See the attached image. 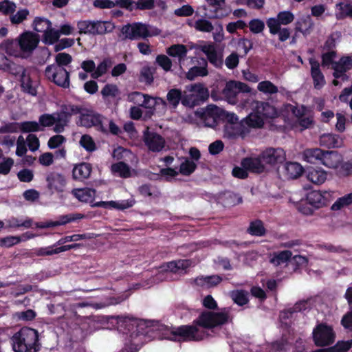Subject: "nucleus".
<instances>
[{
  "label": "nucleus",
  "mask_w": 352,
  "mask_h": 352,
  "mask_svg": "<svg viewBox=\"0 0 352 352\" xmlns=\"http://www.w3.org/2000/svg\"><path fill=\"white\" fill-rule=\"evenodd\" d=\"M166 53L172 57H177L179 63L184 60L188 53L187 47L183 44H174L166 50Z\"/></svg>",
  "instance_id": "28"
},
{
  "label": "nucleus",
  "mask_w": 352,
  "mask_h": 352,
  "mask_svg": "<svg viewBox=\"0 0 352 352\" xmlns=\"http://www.w3.org/2000/svg\"><path fill=\"white\" fill-rule=\"evenodd\" d=\"M77 28L80 34L96 36L111 32L115 25L107 21L80 20L77 22Z\"/></svg>",
  "instance_id": "3"
},
{
  "label": "nucleus",
  "mask_w": 352,
  "mask_h": 352,
  "mask_svg": "<svg viewBox=\"0 0 352 352\" xmlns=\"http://www.w3.org/2000/svg\"><path fill=\"white\" fill-rule=\"evenodd\" d=\"M14 352H38L41 349L39 333L37 330L23 327L11 338Z\"/></svg>",
  "instance_id": "1"
},
{
  "label": "nucleus",
  "mask_w": 352,
  "mask_h": 352,
  "mask_svg": "<svg viewBox=\"0 0 352 352\" xmlns=\"http://www.w3.org/2000/svg\"><path fill=\"white\" fill-rule=\"evenodd\" d=\"M201 101L193 94L182 95L181 103L184 107H194L199 105Z\"/></svg>",
  "instance_id": "62"
},
{
  "label": "nucleus",
  "mask_w": 352,
  "mask_h": 352,
  "mask_svg": "<svg viewBox=\"0 0 352 352\" xmlns=\"http://www.w3.org/2000/svg\"><path fill=\"white\" fill-rule=\"evenodd\" d=\"M111 171L118 173L122 178H128L131 176L129 166L124 162H119L112 164Z\"/></svg>",
  "instance_id": "40"
},
{
  "label": "nucleus",
  "mask_w": 352,
  "mask_h": 352,
  "mask_svg": "<svg viewBox=\"0 0 352 352\" xmlns=\"http://www.w3.org/2000/svg\"><path fill=\"white\" fill-rule=\"evenodd\" d=\"M308 309H310V303L309 300H303L295 303L292 307L285 309L284 314L286 315L285 317L288 318L294 313L304 311Z\"/></svg>",
  "instance_id": "37"
},
{
  "label": "nucleus",
  "mask_w": 352,
  "mask_h": 352,
  "mask_svg": "<svg viewBox=\"0 0 352 352\" xmlns=\"http://www.w3.org/2000/svg\"><path fill=\"white\" fill-rule=\"evenodd\" d=\"M197 168V164L189 159H186L179 166V172L185 176L190 175Z\"/></svg>",
  "instance_id": "48"
},
{
  "label": "nucleus",
  "mask_w": 352,
  "mask_h": 352,
  "mask_svg": "<svg viewBox=\"0 0 352 352\" xmlns=\"http://www.w3.org/2000/svg\"><path fill=\"white\" fill-rule=\"evenodd\" d=\"M250 87L246 83L236 80H230L226 82L222 94L228 100L229 102L234 104L237 102L236 96L239 94L250 93Z\"/></svg>",
  "instance_id": "8"
},
{
  "label": "nucleus",
  "mask_w": 352,
  "mask_h": 352,
  "mask_svg": "<svg viewBox=\"0 0 352 352\" xmlns=\"http://www.w3.org/2000/svg\"><path fill=\"white\" fill-rule=\"evenodd\" d=\"M6 223L7 227L11 228H18L20 227L30 228L32 227L33 221L30 218H27L25 220L22 221L16 217H12L6 221Z\"/></svg>",
  "instance_id": "43"
},
{
  "label": "nucleus",
  "mask_w": 352,
  "mask_h": 352,
  "mask_svg": "<svg viewBox=\"0 0 352 352\" xmlns=\"http://www.w3.org/2000/svg\"><path fill=\"white\" fill-rule=\"evenodd\" d=\"M285 170L289 179H296L305 173V169L299 163L292 162H286Z\"/></svg>",
  "instance_id": "32"
},
{
  "label": "nucleus",
  "mask_w": 352,
  "mask_h": 352,
  "mask_svg": "<svg viewBox=\"0 0 352 352\" xmlns=\"http://www.w3.org/2000/svg\"><path fill=\"white\" fill-rule=\"evenodd\" d=\"M84 217V214L80 213H74V214H68L65 215H61L58 217V220L55 221V226H63L67 223L76 221L77 220L81 219Z\"/></svg>",
  "instance_id": "46"
},
{
  "label": "nucleus",
  "mask_w": 352,
  "mask_h": 352,
  "mask_svg": "<svg viewBox=\"0 0 352 352\" xmlns=\"http://www.w3.org/2000/svg\"><path fill=\"white\" fill-rule=\"evenodd\" d=\"M309 63L311 65V76L313 79L314 87L316 89L320 90L326 83L324 76L320 68V63L314 58H310Z\"/></svg>",
  "instance_id": "16"
},
{
  "label": "nucleus",
  "mask_w": 352,
  "mask_h": 352,
  "mask_svg": "<svg viewBox=\"0 0 352 352\" xmlns=\"http://www.w3.org/2000/svg\"><path fill=\"white\" fill-rule=\"evenodd\" d=\"M92 171L91 164L82 162L74 166L72 170V177L74 180L82 181L89 177Z\"/></svg>",
  "instance_id": "22"
},
{
  "label": "nucleus",
  "mask_w": 352,
  "mask_h": 352,
  "mask_svg": "<svg viewBox=\"0 0 352 352\" xmlns=\"http://www.w3.org/2000/svg\"><path fill=\"white\" fill-rule=\"evenodd\" d=\"M336 8L338 10L336 14L338 20H342L346 17L352 18V5L350 3L340 2L336 4Z\"/></svg>",
  "instance_id": "38"
},
{
  "label": "nucleus",
  "mask_w": 352,
  "mask_h": 352,
  "mask_svg": "<svg viewBox=\"0 0 352 352\" xmlns=\"http://www.w3.org/2000/svg\"><path fill=\"white\" fill-rule=\"evenodd\" d=\"M320 144L328 148H338L342 145V140L338 135L324 134L320 138Z\"/></svg>",
  "instance_id": "31"
},
{
  "label": "nucleus",
  "mask_w": 352,
  "mask_h": 352,
  "mask_svg": "<svg viewBox=\"0 0 352 352\" xmlns=\"http://www.w3.org/2000/svg\"><path fill=\"white\" fill-rule=\"evenodd\" d=\"M294 19V14L290 11H281L278 13L276 18H269L266 24L269 28L271 34L275 35L280 30L282 25H287L291 23Z\"/></svg>",
  "instance_id": "11"
},
{
  "label": "nucleus",
  "mask_w": 352,
  "mask_h": 352,
  "mask_svg": "<svg viewBox=\"0 0 352 352\" xmlns=\"http://www.w3.org/2000/svg\"><path fill=\"white\" fill-rule=\"evenodd\" d=\"M120 31L124 35L125 39L135 40L153 36L149 32L148 25L141 22H135L123 25Z\"/></svg>",
  "instance_id": "7"
},
{
  "label": "nucleus",
  "mask_w": 352,
  "mask_h": 352,
  "mask_svg": "<svg viewBox=\"0 0 352 352\" xmlns=\"http://www.w3.org/2000/svg\"><path fill=\"white\" fill-rule=\"evenodd\" d=\"M16 3L10 0L0 1V12L3 14L11 16L16 11Z\"/></svg>",
  "instance_id": "55"
},
{
  "label": "nucleus",
  "mask_w": 352,
  "mask_h": 352,
  "mask_svg": "<svg viewBox=\"0 0 352 352\" xmlns=\"http://www.w3.org/2000/svg\"><path fill=\"white\" fill-rule=\"evenodd\" d=\"M3 72H8L9 74L17 76L21 75L23 73H25L27 72L26 69H25L23 66L17 65L14 62L8 60V63L5 65V67H3Z\"/></svg>",
  "instance_id": "47"
},
{
  "label": "nucleus",
  "mask_w": 352,
  "mask_h": 352,
  "mask_svg": "<svg viewBox=\"0 0 352 352\" xmlns=\"http://www.w3.org/2000/svg\"><path fill=\"white\" fill-rule=\"evenodd\" d=\"M201 62H199L201 66H193L189 69L186 74L187 79L193 80L197 77H204L208 75L207 60L202 58H201Z\"/></svg>",
  "instance_id": "23"
},
{
  "label": "nucleus",
  "mask_w": 352,
  "mask_h": 352,
  "mask_svg": "<svg viewBox=\"0 0 352 352\" xmlns=\"http://www.w3.org/2000/svg\"><path fill=\"white\" fill-rule=\"evenodd\" d=\"M324 151L320 148H306L302 153V158L311 164L321 163Z\"/></svg>",
  "instance_id": "26"
},
{
  "label": "nucleus",
  "mask_w": 352,
  "mask_h": 352,
  "mask_svg": "<svg viewBox=\"0 0 352 352\" xmlns=\"http://www.w3.org/2000/svg\"><path fill=\"white\" fill-rule=\"evenodd\" d=\"M30 12L27 8L20 9L16 14H12L10 17V21L12 24L18 25L26 20Z\"/></svg>",
  "instance_id": "56"
},
{
  "label": "nucleus",
  "mask_w": 352,
  "mask_h": 352,
  "mask_svg": "<svg viewBox=\"0 0 352 352\" xmlns=\"http://www.w3.org/2000/svg\"><path fill=\"white\" fill-rule=\"evenodd\" d=\"M292 256L290 250H283L274 253L270 259V263L276 266L280 265L288 261Z\"/></svg>",
  "instance_id": "42"
},
{
  "label": "nucleus",
  "mask_w": 352,
  "mask_h": 352,
  "mask_svg": "<svg viewBox=\"0 0 352 352\" xmlns=\"http://www.w3.org/2000/svg\"><path fill=\"white\" fill-rule=\"evenodd\" d=\"M257 89L261 92L268 94H274L278 91V87L269 80L260 82L258 84Z\"/></svg>",
  "instance_id": "53"
},
{
  "label": "nucleus",
  "mask_w": 352,
  "mask_h": 352,
  "mask_svg": "<svg viewBox=\"0 0 352 352\" xmlns=\"http://www.w3.org/2000/svg\"><path fill=\"white\" fill-rule=\"evenodd\" d=\"M45 181L46 188L50 195L63 193L65 191L67 179L63 174L51 172L47 175Z\"/></svg>",
  "instance_id": "10"
},
{
  "label": "nucleus",
  "mask_w": 352,
  "mask_h": 352,
  "mask_svg": "<svg viewBox=\"0 0 352 352\" xmlns=\"http://www.w3.org/2000/svg\"><path fill=\"white\" fill-rule=\"evenodd\" d=\"M60 32L52 27L43 34L42 41L46 45H53L58 42Z\"/></svg>",
  "instance_id": "45"
},
{
  "label": "nucleus",
  "mask_w": 352,
  "mask_h": 352,
  "mask_svg": "<svg viewBox=\"0 0 352 352\" xmlns=\"http://www.w3.org/2000/svg\"><path fill=\"white\" fill-rule=\"evenodd\" d=\"M219 107L216 105L208 107L206 110L199 113V118L204 125L210 128H215L220 120Z\"/></svg>",
  "instance_id": "15"
},
{
  "label": "nucleus",
  "mask_w": 352,
  "mask_h": 352,
  "mask_svg": "<svg viewBox=\"0 0 352 352\" xmlns=\"http://www.w3.org/2000/svg\"><path fill=\"white\" fill-rule=\"evenodd\" d=\"M201 51L206 55L208 61L215 67L221 68L223 65V55L218 54L214 44L205 45L201 47Z\"/></svg>",
  "instance_id": "18"
},
{
  "label": "nucleus",
  "mask_w": 352,
  "mask_h": 352,
  "mask_svg": "<svg viewBox=\"0 0 352 352\" xmlns=\"http://www.w3.org/2000/svg\"><path fill=\"white\" fill-rule=\"evenodd\" d=\"M32 27L36 32L44 34L52 27V23L47 19L37 16L34 19Z\"/></svg>",
  "instance_id": "41"
},
{
  "label": "nucleus",
  "mask_w": 352,
  "mask_h": 352,
  "mask_svg": "<svg viewBox=\"0 0 352 352\" xmlns=\"http://www.w3.org/2000/svg\"><path fill=\"white\" fill-rule=\"evenodd\" d=\"M243 133V129L239 122L224 126L223 136L229 140H234L241 135Z\"/></svg>",
  "instance_id": "27"
},
{
  "label": "nucleus",
  "mask_w": 352,
  "mask_h": 352,
  "mask_svg": "<svg viewBox=\"0 0 352 352\" xmlns=\"http://www.w3.org/2000/svg\"><path fill=\"white\" fill-rule=\"evenodd\" d=\"M82 246V244L81 243H73L62 245L56 248H54L53 246L41 248L36 250V254L38 256H50L52 254H59L63 252H66L72 249H78Z\"/></svg>",
  "instance_id": "21"
},
{
  "label": "nucleus",
  "mask_w": 352,
  "mask_h": 352,
  "mask_svg": "<svg viewBox=\"0 0 352 352\" xmlns=\"http://www.w3.org/2000/svg\"><path fill=\"white\" fill-rule=\"evenodd\" d=\"M72 193L80 201L92 203L96 196V190L91 188H75L72 190Z\"/></svg>",
  "instance_id": "25"
},
{
  "label": "nucleus",
  "mask_w": 352,
  "mask_h": 352,
  "mask_svg": "<svg viewBox=\"0 0 352 352\" xmlns=\"http://www.w3.org/2000/svg\"><path fill=\"white\" fill-rule=\"evenodd\" d=\"M155 7V0H138L135 1L134 10H150Z\"/></svg>",
  "instance_id": "59"
},
{
  "label": "nucleus",
  "mask_w": 352,
  "mask_h": 352,
  "mask_svg": "<svg viewBox=\"0 0 352 352\" xmlns=\"http://www.w3.org/2000/svg\"><path fill=\"white\" fill-rule=\"evenodd\" d=\"M39 43V36L32 32L26 31L22 33L19 38L20 49L25 52H32Z\"/></svg>",
  "instance_id": "13"
},
{
  "label": "nucleus",
  "mask_w": 352,
  "mask_h": 352,
  "mask_svg": "<svg viewBox=\"0 0 352 352\" xmlns=\"http://www.w3.org/2000/svg\"><path fill=\"white\" fill-rule=\"evenodd\" d=\"M41 128L50 127L56 123L54 114L43 113L38 117V122Z\"/></svg>",
  "instance_id": "61"
},
{
  "label": "nucleus",
  "mask_w": 352,
  "mask_h": 352,
  "mask_svg": "<svg viewBox=\"0 0 352 352\" xmlns=\"http://www.w3.org/2000/svg\"><path fill=\"white\" fill-rule=\"evenodd\" d=\"M342 161V157L338 151H324L321 164L329 168H337L341 166Z\"/></svg>",
  "instance_id": "20"
},
{
  "label": "nucleus",
  "mask_w": 352,
  "mask_h": 352,
  "mask_svg": "<svg viewBox=\"0 0 352 352\" xmlns=\"http://www.w3.org/2000/svg\"><path fill=\"white\" fill-rule=\"evenodd\" d=\"M219 112L220 120L226 121L227 122L226 124H231L239 122V118L235 113H230L221 108H219Z\"/></svg>",
  "instance_id": "60"
},
{
  "label": "nucleus",
  "mask_w": 352,
  "mask_h": 352,
  "mask_svg": "<svg viewBox=\"0 0 352 352\" xmlns=\"http://www.w3.org/2000/svg\"><path fill=\"white\" fill-rule=\"evenodd\" d=\"M182 92L180 89L173 88L170 89L166 95V99L169 104L174 109L177 108L182 102Z\"/></svg>",
  "instance_id": "39"
},
{
  "label": "nucleus",
  "mask_w": 352,
  "mask_h": 352,
  "mask_svg": "<svg viewBox=\"0 0 352 352\" xmlns=\"http://www.w3.org/2000/svg\"><path fill=\"white\" fill-rule=\"evenodd\" d=\"M157 100H160L163 105H166V102L164 99L161 98H153L144 94L142 103H141V107H143L145 109H153L157 104Z\"/></svg>",
  "instance_id": "52"
},
{
  "label": "nucleus",
  "mask_w": 352,
  "mask_h": 352,
  "mask_svg": "<svg viewBox=\"0 0 352 352\" xmlns=\"http://www.w3.org/2000/svg\"><path fill=\"white\" fill-rule=\"evenodd\" d=\"M144 142L148 150L152 152H160L165 146V140L160 134L155 132L146 131L144 134Z\"/></svg>",
  "instance_id": "14"
},
{
  "label": "nucleus",
  "mask_w": 352,
  "mask_h": 352,
  "mask_svg": "<svg viewBox=\"0 0 352 352\" xmlns=\"http://www.w3.org/2000/svg\"><path fill=\"white\" fill-rule=\"evenodd\" d=\"M229 318L228 311L215 312L204 310L194 320L193 324L206 329H212L228 323Z\"/></svg>",
  "instance_id": "2"
},
{
  "label": "nucleus",
  "mask_w": 352,
  "mask_h": 352,
  "mask_svg": "<svg viewBox=\"0 0 352 352\" xmlns=\"http://www.w3.org/2000/svg\"><path fill=\"white\" fill-rule=\"evenodd\" d=\"M352 347V340L338 341L334 346L329 347L331 352H347Z\"/></svg>",
  "instance_id": "57"
},
{
  "label": "nucleus",
  "mask_w": 352,
  "mask_h": 352,
  "mask_svg": "<svg viewBox=\"0 0 352 352\" xmlns=\"http://www.w3.org/2000/svg\"><path fill=\"white\" fill-rule=\"evenodd\" d=\"M249 28L253 34H259L265 29V23L259 19H253L249 22Z\"/></svg>",
  "instance_id": "63"
},
{
  "label": "nucleus",
  "mask_w": 352,
  "mask_h": 352,
  "mask_svg": "<svg viewBox=\"0 0 352 352\" xmlns=\"http://www.w3.org/2000/svg\"><path fill=\"white\" fill-rule=\"evenodd\" d=\"M333 65L346 73L352 69V58L349 56H343L338 61H336Z\"/></svg>",
  "instance_id": "54"
},
{
  "label": "nucleus",
  "mask_w": 352,
  "mask_h": 352,
  "mask_svg": "<svg viewBox=\"0 0 352 352\" xmlns=\"http://www.w3.org/2000/svg\"><path fill=\"white\" fill-rule=\"evenodd\" d=\"M190 25V24L188 23ZM197 31L201 32L210 33L214 30V25L212 22L205 18L196 20L193 25H191Z\"/></svg>",
  "instance_id": "36"
},
{
  "label": "nucleus",
  "mask_w": 352,
  "mask_h": 352,
  "mask_svg": "<svg viewBox=\"0 0 352 352\" xmlns=\"http://www.w3.org/2000/svg\"><path fill=\"white\" fill-rule=\"evenodd\" d=\"M305 173L307 180L316 185L322 184L327 178V173L320 167H307Z\"/></svg>",
  "instance_id": "17"
},
{
  "label": "nucleus",
  "mask_w": 352,
  "mask_h": 352,
  "mask_svg": "<svg viewBox=\"0 0 352 352\" xmlns=\"http://www.w3.org/2000/svg\"><path fill=\"white\" fill-rule=\"evenodd\" d=\"M266 229L263 222L260 219L250 221L247 232L252 236H263L266 234Z\"/></svg>",
  "instance_id": "34"
},
{
  "label": "nucleus",
  "mask_w": 352,
  "mask_h": 352,
  "mask_svg": "<svg viewBox=\"0 0 352 352\" xmlns=\"http://www.w3.org/2000/svg\"><path fill=\"white\" fill-rule=\"evenodd\" d=\"M352 204V192L338 198L331 206V210H339Z\"/></svg>",
  "instance_id": "49"
},
{
  "label": "nucleus",
  "mask_w": 352,
  "mask_h": 352,
  "mask_svg": "<svg viewBox=\"0 0 352 352\" xmlns=\"http://www.w3.org/2000/svg\"><path fill=\"white\" fill-rule=\"evenodd\" d=\"M39 124L36 121H24L20 122V131L23 133L43 131Z\"/></svg>",
  "instance_id": "44"
},
{
  "label": "nucleus",
  "mask_w": 352,
  "mask_h": 352,
  "mask_svg": "<svg viewBox=\"0 0 352 352\" xmlns=\"http://www.w3.org/2000/svg\"><path fill=\"white\" fill-rule=\"evenodd\" d=\"M170 340L179 342L200 341L206 337V332L197 325H181L171 331Z\"/></svg>",
  "instance_id": "4"
},
{
  "label": "nucleus",
  "mask_w": 352,
  "mask_h": 352,
  "mask_svg": "<svg viewBox=\"0 0 352 352\" xmlns=\"http://www.w3.org/2000/svg\"><path fill=\"white\" fill-rule=\"evenodd\" d=\"M261 155L258 157H245L241 161V166L251 173L260 174L265 171V167L263 164Z\"/></svg>",
  "instance_id": "19"
},
{
  "label": "nucleus",
  "mask_w": 352,
  "mask_h": 352,
  "mask_svg": "<svg viewBox=\"0 0 352 352\" xmlns=\"http://www.w3.org/2000/svg\"><path fill=\"white\" fill-rule=\"evenodd\" d=\"M326 194V192L312 190L307 195V203L315 208H322L327 204Z\"/></svg>",
  "instance_id": "24"
},
{
  "label": "nucleus",
  "mask_w": 352,
  "mask_h": 352,
  "mask_svg": "<svg viewBox=\"0 0 352 352\" xmlns=\"http://www.w3.org/2000/svg\"><path fill=\"white\" fill-rule=\"evenodd\" d=\"M139 80L146 85H151L153 82V74L150 67H144L141 69Z\"/></svg>",
  "instance_id": "64"
},
{
  "label": "nucleus",
  "mask_w": 352,
  "mask_h": 352,
  "mask_svg": "<svg viewBox=\"0 0 352 352\" xmlns=\"http://www.w3.org/2000/svg\"><path fill=\"white\" fill-rule=\"evenodd\" d=\"M20 82L21 89L23 92L32 96H36L37 95L36 87L32 85L33 81L30 75L27 74V72L21 75Z\"/></svg>",
  "instance_id": "30"
},
{
  "label": "nucleus",
  "mask_w": 352,
  "mask_h": 352,
  "mask_svg": "<svg viewBox=\"0 0 352 352\" xmlns=\"http://www.w3.org/2000/svg\"><path fill=\"white\" fill-rule=\"evenodd\" d=\"M261 157L265 164L275 165L285 160V153L280 148H268L261 153Z\"/></svg>",
  "instance_id": "12"
},
{
  "label": "nucleus",
  "mask_w": 352,
  "mask_h": 352,
  "mask_svg": "<svg viewBox=\"0 0 352 352\" xmlns=\"http://www.w3.org/2000/svg\"><path fill=\"white\" fill-rule=\"evenodd\" d=\"M103 118L104 117L99 113H81L76 124L85 128L94 126L103 134H108V129L103 125Z\"/></svg>",
  "instance_id": "9"
},
{
  "label": "nucleus",
  "mask_w": 352,
  "mask_h": 352,
  "mask_svg": "<svg viewBox=\"0 0 352 352\" xmlns=\"http://www.w3.org/2000/svg\"><path fill=\"white\" fill-rule=\"evenodd\" d=\"M209 6H212L213 10L212 18L214 19H222L228 14L226 10L222 8V6L225 4V0H206Z\"/></svg>",
  "instance_id": "33"
},
{
  "label": "nucleus",
  "mask_w": 352,
  "mask_h": 352,
  "mask_svg": "<svg viewBox=\"0 0 352 352\" xmlns=\"http://www.w3.org/2000/svg\"><path fill=\"white\" fill-rule=\"evenodd\" d=\"M120 93L117 85L114 84H106L101 90V94L104 98L107 97H116Z\"/></svg>",
  "instance_id": "58"
},
{
  "label": "nucleus",
  "mask_w": 352,
  "mask_h": 352,
  "mask_svg": "<svg viewBox=\"0 0 352 352\" xmlns=\"http://www.w3.org/2000/svg\"><path fill=\"white\" fill-rule=\"evenodd\" d=\"M314 25V23L313 21L310 16H307L300 19L296 23L295 30L296 32H299L306 36L311 33Z\"/></svg>",
  "instance_id": "29"
},
{
  "label": "nucleus",
  "mask_w": 352,
  "mask_h": 352,
  "mask_svg": "<svg viewBox=\"0 0 352 352\" xmlns=\"http://www.w3.org/2000/svg\"><path fill=\"white\" fill-rule=\"evenodd\" d=\"M79 143L80 145L88 152H93L97 148L94 139L88 134L82 135Z\"/></svg>",
  "instance_id": "50"
},
{
  "label": "nucleus",
  "mask_w": 352,
  "mask_h": 352,
  "mask_svg": "<svg viewBox=\"0 0 352 352\" xmlns=\"http://www.w3.org/2000/svg\"><path fill=\"white\" fill-rule=\"evenodd\" d=\"M313 340L317 346H326L332 344L336 338L333 328L324 323H320L313 330Z\"/></svg>",
  "instance_id": "6"
},
{
  "label": "nucleus",
  "mask_w": 352,
  "mask_h": 352,
  "mask_svg": "<svg viewBox=\"0 0 352 352\" xmlns=\"http://www.w3.org/2000/svg\"><path fill=\"white\" fill-rule=\"evenodd\" d=\"M47 78L57 86L66 89L70 85V74L63 67L47 65L45 70Z\"/></svg>",
  "instance_id": "5"
},
{
  "label": "nucleus",
  "mask_w": 352,
  "mask_h": 352,
  "mask_svg": "<svg viewBox=\"0 0 352 352\" xmlns=\"http://www.w3.org/2000/svg\"><path fill=\"white\" fill-rule=\"evenodd\" d=\"M188 90L191 92V94H193L195 96H197V99L201 102L205 101L206 99H208L209 96L208 89L205 87L202 83H195L191 85Z\"/></svg>",
  "instance_id": "35"
},
{
  "label": "nucleus",
  "mask_w": 352,
  "mask_h": 352,
  "mask_svg": "<svg viewBox=\"0 0 352 352\" xmlns=\"http://www.w3.org/2000/svg\"><path fill=\"white\" fill-rule=\"evenodd\" d=\"M234 302L239 306H243L249 302L248 293L245 290H236L232 293Z\"/></svg>",
  "instance_id": "51"
}]
</instances>
